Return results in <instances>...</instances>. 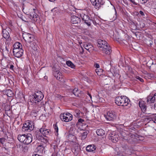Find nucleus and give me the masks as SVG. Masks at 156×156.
Segmentation results:
<instances>
[{
  "mask_svg": "<svg viewBox=\"0 0 156 156\" xmlns=\"http://www.w3.org/2000/svg\"><path fill=\"white\" fill-rule=\"evenodd\" d=\"M147 1L148 0H142V3H145L147 2Z\"/></svg>",
  "mask_w": 156,
  "mask_h": 156,
  "instance_id": "nucleus-54",
  "label": "nucleus"
},
{
  "mask_svg": "<svg viewBox=\"0 0 156 156\" xmlns=\"http://www.w3.org/2000/svg\"><path fill=\"white\" fill-rule=\"evenodd\" d=\"M106 119L109 121H112L115 119V115L113 112H109L107 113L106 115H105Z\"/></svg>",
  "mask_w": 156,
  "mask_h": 156,
  "instance_id": "nucleus-11",
  "label": "nucleus"
},
{
  "mask_svg": "<svg viewBox=\"0 0 156 156\" xmlns=\"http://www.w3.org/2000/svg\"><path fill=\"white\" fill-rule=\"evenodd\" d=\"M23 38L26 41L31 43L33 40V36L30 34L27 33L24 35Z\"/></svg>",
  "mask_w": 156,
  "mask_h": 156,
  "instance_id": "nucleus-15",
  "label": "nucleus"
},
{
  "mask_svg": "<svg viewBox=\"0 0 156 156\" xmlns=\"http://www.w3.org/2000/svg\"><path fill=\"white\" fill-rule=\"evenodd\" d=\"M2 33L3 38L5 39L6 41L8 43L11 40L9 33L6 30L2 29Z\"/></svg>",
  "mask_w": 156,
  "mask_h": 156,
  "instance_id": "nucleus-12",
  "label": "nucleus"
},
{
  "mask_svg": "<svg viewBox=\"0 0 156 156\" xmlns=\"http://www.w3.org/2000/svg\"><path fill=\"white\" fill-rule=\"evenodd\" d=\"M123 139L126 140L129 143H131L134 141L135 139V136L132 133H129L126 136H123Z\"/></svg>",
  "mask_w": 156,
  "mask_h": 156,
  "instance_id": "nucleus-9",
  "label": "nucleus"
},
{
  "mask_svg": "<svg viewBox=\"0 0 156 156\" xmlns=\"http://www.w3.org/2000/svg\"><path fill=\"white\" fill-rule=\"evenodd\" d=\"M1 110V109H0V111Z\"/></svg>",
  "mask_w": 156,
  "mask_h": 156,
  "instance_id": "nucleus-62",
  "label": "nucleus"
},
{
  "mask_svg": "<svg viewBox=\"0 0 156 156\" xmlns=\"http://www.w3.org/2000/svg\"><path fill=\"white\" fill-rule=\"evenodd\" d=\"M145 121L148 122L151 121H152L153 122L155 123L156 121V116L154 114H149L147 115H145L144 116Z\"/></svg>",
  "mask_w": 156,
  "mask_h": 156,
  "instance_id": "nucleus-10",
  "label": "nucleus"
},
{
  "mask_svg": "<svg viewBox=\"0 0 156 156\" xmlns=\"http://www.w3.org/2000/svg\"><path fill=\"white\" fill-rule=\"evenodd\" d=\"M34 128V125L32 121L30 120L26 121L22 128V131L23 132L30 131L33 130Z\"/></svg>",
  "mask_w": 156,
  "mask_h": 156,
  "instance_id": "nucleus-3",
  "label": "nucleus"
},
{
  "mask_svg": "<svg viewBox=\"0 0 156 156\" xmlns=\"http://www.w3.org/2000/svg\"><path fill=\"white\" fill-rule=\"evenodd\" d=\"M23 50H21L20 52H16L13 53L14 55L17 58H20L21 57L23 54Z\"/></svg>",
  "mask_w": 156,
  "mask_h": 156,
  "instance_id": "nucleus-28",
  "label": "nucleus"
},
{
  "mask_svg": "<svg viewBox=\"0 0 156 156\" xmlns=\"http://www.w3.org/2000/svg\"><path fill=\"white\" fill-rule=\"evenodd\" d=\"M83 47L87 50L90 52L93 49V46L90 44L84 43L83 44Z\"/></svg>",
  "mask_w": 156,
  "mask_h": 156,
  "instance_id": "nucleus-21",
  "label": "nucleus"
},
{
  "mask_svg": "<svg viewBox=\"0 0 156 156\" xmlns=\"http://www.w3.org/2000/svg\"><path fill=\"white\" fill-rule=\"evenodd\" d=\"M87 94L89 96V101H90V100H91L92 96L88 92H87ZM87 97L88 98V97L87 96Z\"/></svg>",
  "mask_w": 156,
  "mask_h": 156,
  "instance_id": "nucleus-45",
  "label": "nucleus"
},
{
  "mask_svg": "<svg viewBox=\"0 0 156 156\" xmlns=\"http://www.w3.org/2000/svg\"><path fill=\"white\" fill-rule=\"evenodd\" d=\"M89 132L87 130H84L83 129L81 132V137L82 139H84L87 137V134Z\"/></svg>",
  "mask_w": 156,
  "mask_h": 156,
  "instance_id": "nucleus-27",
  "label": "nucleus"
},
{
  "mask_svg": "<svg viewBox=\"0 0 156 156\" xmlns=\"http://www.w3.org/2000/svg\"><path fill=\"white\" fill-rule=\"evenodd\" d=\"M151 42L152 43V41H150V44H151Z\"/></svg>",
  "mask_w": 156,
  "mask_h": 156,
  "instance_id": "nucleus-59",
  "label": "nucleus"
},
{
  "mask_svg": "<svg viewBox=\"0 0 156 156\" xmlns=\"http://www.w3.org/2000/svg\"><path fill=\"white\" fill-rule=\"evenodd\" d=\"M51 2H54L55 1V0H49Z\"/></svg>",
  "mask_w": 156,
  "mask_h": 156,
  "instance_id": "nucleus-58",
  "label": "nucleus"
},
{
  "mask_svg": "<svg viewBox=\"0 0 156 156\" xmlns=\"http://www.w3.org/2000/svg\"><path fill=\"white\" fill-rule=\"evenodd\" d=\"M94 66L95 68H99V65L98 63L95 64L94 65Z\"/></svg>",
  "mask_w": 156,
  "mask_h": 156,
  "instance_id": "nucleus-49",
  "label": "nucleus"
},
{
  "mask_svg": "<svg viewBox=\"0 0 156 156\" xmlns=\"http://www.w3.org/2000/svg\"><path fill=\"white\" fill-rule=\"evenodd\" d=\"M22 147L23 148L22 150L24 152H26L27 151L28 148L27 146H25L24 147Z\"/></svg>",
  "mask_w": 156,
  "mask_h": 156,
  "instance_id": "nucleus-40",
  "label": "nucleus"
},
{
  "mask_svg": "<svg viewBox=\"0 0 156 156\" xmlns=\"http://www.w3.org/2000/svg\"><path fill=\"white\" fill-rule=\"evenodd\" d=\"M154 97V98L156 99V93L155 94H154V95L153 96Z\"/></svg>",
  "mask_w": 156,
  "mask_h": 156,
  "instance_id": "nucleus-57",
  "label": "nucleus"
},
{
  "mask_svg": "<svg viewBox=\"0 0 156 156\" xmlns=\"http://www.w3.org/2000/svg\"><path fill=\"white\" fill-rule=\"evenodd\" d=\"M26 135L25 134L19 135L17 136V139L20 142L24 143V142L25 141Z\"/></svg>",
  "mask_w": 156,
  "mask_h": 156,
  "instance_id": "nucleus-26",
  "label": "nucleus"
},
{
  "mask_svg": "<svg viewBox=\"0 0 156 156\" xmlns=\"http://www.w3.org/2000/svg\"><path fill=\"white\" fill-rule=\"evenodd\" d=\"M3 49L5 51H6L7 52H8L9 51L6 46H5V49Z\"/></svg>",
  "mask_w": 156,
  "mask_h": 156,
  "instance_id": "nucleus-53",
  "label": "nucleus"
},
{
  "mask_svg": "<svg viewBox=\"0 0 156 156\" xmlns=\"http://www.w3.org/2000/svg\"><path fill=\"white\" fill-rule=\"evenodd\" d=\"M36 138L39 140H41V142L45 144H46L48 142V141L46 139L44 138L42 136H40L38 134H36Z\"/></svg>",
  "mask_w": 156,
  "mask_h": 156,
  "instance_id": "nucleus-25",
  "label": "nucleus"
},
{
  "mask_svg": "<svg viewBox=\"0 0 156 156\" xmlns=\"http://www.w3.org/2000/svg\"><path fill=\"white\" fill-rule=\"evenodd\" d=\"M98 46L101 48H105L107 47L108 44L107 42L105 41H103L101 39H99L98 40Z\"/></svg>",
  "mask_w": 156,
  "mask_h": 156,
  "instance_id": "nucleus-13",
  "label": "nucleus"
},
{
  "mask_svg": "<svg viewBox=\"0 0 156 156\" xmlns=\"http://www.w3.org/2000/svg\"><path fill=\"white\" fill-rule=\"evenodd\" d=\"M80 114V112L78 110H76L74 112V114L76 117H79Z\"/></svg>",
  "mask_w": 156,
  "mask_h": 156,
  "instance_id": "nucleus-37",
  "label": "nucleus"
},
{
  "mask_svg": "<svg viewBox=\"0 0 156 156\" xmlns=\"http://www.w3.org/2000/svg\"><path fill=\"white\" fill-rule=\"evenodd\" d=\"M45 147L42 145H40L37 147V153L44 155L45 152Z\"/></svg>",
  "mask_w": 156,
  "mask_h": 156,
  "instance_id": "nucleus-19",
  "label": "nucleus"
},
{
  "mask_svg": "<svg viewBox=\"0 0 156 156\" xmlns=\"http://www.w3.org/2000/svg\"><path fill=\"white\" fill-rule=\"evenodd\" d=\"M60 118L62 121L67 122L72 120L73 116L70 113L67 112L61 114L60 115Z\"/></svg>",
  "mask_w": 156,
  "mask_h": 156,
  "instance_id": "nucleus-4",
  "label": "nucleus"
},
{
  "mask_svg": "<svg viewBox=\"0 0 156 156\" xmlns=\"http://www.w3.org/2000/svg\"><path fill=\"white\" fill-rule=\"evenodd\" d=\"M115 14L116 15V14L117 13V12H116V9H115Z\"/></svg>",
  "mask_w": 156,
  "mask_h": 156,
  "instance_id": "nucleus-60",
  "label": "nucleus"
},
{
  "mask_svg": "<svg viewBox=\"0 0 156 156\" xmlns=\"http://www.w3.org/2000/svg\"><path fill=\"white\" fill-rule=\"evenodd\" d=\"M35 10V9H33V11H34V10Z\"/></svg>",
  "mask_w": 156,
  "mask_h": 156,
  "instance_id": "nucleus-61",
  "label": "nucleus"
},
{
  "mask_svg": "<svg viewBox=\"0 0 156 156\" xmlns=\"http://www.w3.org/2000/svg\"><path fill=\"white\" fill-rule=\"evenodd\" d=\"M66 64L68 66L74 69L75 68L74 65L70 61H67Z\"/></svg>",
  "mask_w": 156,
  "mask_h": 156,
  "instance_id": "nucleus-34",
  "label": "nucleus"
},
{
  "mask_svg": "<svg viewBox=\"0 0 156 156\" xmlns=\"http://www.w3.org/2000/svg\"><path fill=\"white\" fill-rule=\"evenodd\" d=\"M81 22L80 18L75 16H72L71 17V22L73 24H78Z\"/></svg>",
  "mask_w": 156,
  "mask_h": 156,
  "instance_id": "nucleus-18",
  "label": "nucleus"
},
{
  "mask_svg": "<svg viewBox=\"0 0 156 156\" xmlns=\"http://www.w3.org/2000/svg\"><path fill=\"white\" fill-rule=\"evenodd\" d=\"M139 105L142 112L144 113L147 114L146 112L147 106L145 102L142 100H140L139 102Z\"/></svg>",
  "mask_w": 156,
  "mask_h": 156,
  "instance_id": "nucleus-14",
  "label": "nucleus"
},
{
  "mask_svg": "<svg viewBox=\"0 0 156 156\" xmlns=\"http://www.w3.org/2000/svg\"><path fill=\"white\" fill-rule=\"evenodd\" d=\"M147 102L149 103H151V96H149L147 98Z\"/></svg>",
  "mask_w": 156,
  "mask_h": 156,
  "instance_id": "nucleus-41",
  "label": "nucleus"
},
{
  "mask_svg": "<svg viewBox=\"0 0 156 156\" xmlns=\"http://www.w3.org/2000/svg\"><path fill=\"white\" fill-rule=\"evenodd\" d=\"M76 125L79 127H80V126H83V125L85 126L86 125L84 120L81 118L79 119Z\"/></svg>",
  "mask_w": 156,
  "mask_h": 156,
  "instance_id": "nucleus-24",
  "label": "nucleus"
},
{
  "mask_svg": "<svg viewBox=\"0 0 156 156\" xmlns=\"http://www.w3.org/2000/svg\"><path fill=\"white\" fill-rule=\"evenodd\" d=\"M96 133L98 135L102 136L104 134L105 132L102 129H100L97 130Z\"/></svg>",
  "mask_w": 156,
  "mask_h": 156,
  "instance_id": "nucleus-31",
  "label": "nucleus"
},
{
  "mask_svg": "<svg viewBox=\"0 0 156 156\" xmlns=\"http://www.w3.org/2000/svg\"><path fill=\"white\" fill-rule=\"evenodd\" d=\"M95 72L98 76H100L102 75L103 73V70L101 69H97L95 70Z\"/></svg>",
  "mask_w": 156,
  "mask_h": 156,
  "instance_id": "nucleus-36",
  "label": "nucleus"
},
{
  "mask_svg": "<svg viewBox=\"0 0 156 156\" xmlns=\"http://www.w3.org/2000/svg\"><path fill=\"white\" fill-rule=\"evenodd\" d=\"M96 148V147L94 144L90 145L86 147V151L88 152H94Z\"/></svg>",
  "mask_w": 156,
  "mask_h": 156,
  "instance_id": "nucleus-20",
  "label": "nucleus"
},
{
  "mask_svg": "<svg viewBox=\"0 0 156 156\" xmlns=\"http://www.w3.org/2000/svg\"><path fill=\"white\" fill-rule=\"evenodd\" d=\"M21 50H23L22 48H19L13 49V53L16 52H20Z\"/></svg>",
  "mask_w": 156,
  "mask_h": 156,
  "instance_id": "nucleus-38",
  "label": "nucleus"
},
{
  "mask_svg": "<svg viewBox=\"0 0 156 156\" xmlns=\"http://www.w3.org/2000/svg\"><path fill=\"white\" fill-rule=\"evenodd\" d=\"M40 132L45 137H47V136L49 135L51 133V131L45 128H41L40 130Z\"/></svg>",
  "mask_w": 156,
  "mask_h": 156,
  "instance_id": "nucleus-16",
  "label": "nucleus"
},
{
  "mask_svg": "<svg viewBox=\"0 0 156 156\" xmlns=\"http://www.w3.org/2000/svg\"><path fill=\"white\" fill-rule=\"evenodd\" d=\"M5 93L8 97H12L13 94V93L12 91L10 89L6 90L5 91Z\"/></svg>",
  "mask_w": 156,
  "mask_h": 156,
  "instance_id": "nucleus-30",
  "label": "nucleus"
},
{
  "mask_svg": "<svg viewBox=\"0 0 156 156\" xmlns=\"http://www.w3.org/2000/svg\"><path fill=\"white\" fill-rule=\"evenodd\" d=\"M129 0V1L133 3V4L135 5H138V4L135 1V0Z\"/></svg>",
  "mask_w": 156,
  "mask_h": 156,
  "instance_id": "nucleus-44",
  "label": "nucleus"
},
{
  "mask_svg": "<svg viewBox=\"0 0 156 156\" xmlns=\"http://www.w3.org/2000/svg\"><path fill=\"white\" fill-rule=\"evenodd\" d=\"M30 43V46L34 51L37 49V46L36 43L32 41Z\"/></svg>",
  "mask_w": 156,
  "mask_h": 156,
  "instance_id": "nucleus-32",
  "label": "nucleus"
},
{
  "mask_svg": "<svg viewBox=\"0 0 156 156\" xmlns=\"http://www.w3.org/2000/svg\"><path fill=\"white\" fill-rule=\"evenodd\" d=\"M5 139L4 138H0V142L2 144H4L5 142Z\"/></svg>",
  "mask_w": 156,
  "mask_h": 156,
  "instance_id": "nucleus-39",
  "label": "nucleus"
},
{
  "mask_svg": "<svg viewBox=\"0 0 156 156\" xmlns=\"http://www.w3.org/2000/svg\"><path fill=\"white\" fill-rule=\"evenodd\" d=\"M14 66L13 65H11L10 66V68L12 70L13 69Z\"/></svg>",
  "mask_w": 156,
  "mask_h": 156,
  "instance_id": "nucleus-55",
  "label": "nucleus"
},
{
  "mask_svg": "<svg viewBox=\"0 0 156 156\" xmlns=\"http://www.w3.org/2000/svg\"><path fill=\"white\" fill-rule=\"evenodd\" d=\"M136 78L141 82H143L144 81L143 79L139 76H136Z\"/></svg>",
  "mask_w": 156,
  "mask_h": 156,
  "instance_id": "nucleus-43",
  "label": "nucleus"
},
{
  "mask_svg": "<svg viewBox=\"0 0 156 156\" xmlns=\"http://www.w3.org/2000/svg\"><path fill=\"white\" fill-rule=\"evenodd\" d=\"M109 139L112 142L115 143L118 140V138L117 137V136L114 135V136H111L109 137Z\"/></svg>",
  "mask_w": 156,
  "mask_h": 156,
  "instance_id": "nucleus-29",
  "label": "nucleus"
},
{
  "mask_svg": "<svg viewBox=\"0 0 156 156\" xmlns=\"http://www.w3.org/2000/svg\"><path fill=\"white\" fill-rule=\"evenodd\" d=\"M72 152L76 156H77L80 153V147L78 143H74L72 148Z\"/></svg>",
  "mask_w": 156,
  "mask_h": 156,
  "instance_id": "nucleus-6",
  "label": "nucleus"
},
{
  "mask_svg": "<svg viewBox=\"0 0 156 156\" xmlns=\"http://www.w3.org/2000/svg\"><path fill=\"white\" fill-rule=\"evenodd\" d=\"M5 109H7V111H9L10 110V108L9 106L7 105V106H5Z\"/></svg>",
  "mask_w": 156,
  "mask_h": 156,
  "instance_id": "nucleus-48",
  "label": "nucleus"
},
{
  "mask_svg": "<svg viewBox=\"0 0 156 156\" xmlns=\"http://www.w3.org/2000/svg\"><path fill=\"white\" fill-rule=\"evenodd\" d=\"M30 99V101L32 103L37 104L43 98L44 95L41 91L36 92L34 95L32 96Z\"/></svg>",
  "mask_w": 156,
  "mask_h": 156,
  "instance_id": "nucleus-2",
  "label": "nucleus"
},
{
  "mask_svg": "<svg viewBox=\"0 0 156 156\" xmlns=\"http://www.w3.org/2000/svg\"><path fill=\"white\" fill-rule=\"evenodd\" d=\"M93 5H94L96 9H99L100 7L103 5L104 2L102 0H90Z\"/></svg>",
  "mask_w": 156,
  "mask_h": 156,
  "instance_id": "nucleus-8",
  "label": "nucleus"
},
{
  "mask_svg": "<svg viewBox=\"0 0 156 156\" xmlns=\"http://www.w3.org/2000/svg\"><path fill=\"white\" fill-rule=\"evenodd\" d=\"M32 140V136L30 134H28L26 135L25 141L24 142V144H28L31 142Z\"/></svg>",
  "mask_w": 156,
  "mask_h": 156,
  "instance_id": "nucleus-17",
  "label": "nucleus"
},
{
  "mask_svg": "<svg viewBox=\"0 0 156 156\" xmlns=\"http://www.w3.org/2000/svg\"><path fill=\"white\" fill-rule=\"evenodd\" d=\"M30 18H33L34 21H36L37 20V18L38 15L35 13L34 11L30 12L29 13Z\"/></svg>",
  "mask_w": 156,
  "mask_h": 156,
  "instance_id": "nucleus-22",
  "label": "nucleus"
},
{
  "mask_svg": "<svg viewBox=\"0 0 156 156\" xmlns=\"http://www.w3.org/2000/svg\"><path fill=\"white\" fill-rule=\"evenodd\" d=\"M115 103L118 106H130V100L125 96H119L115 98Z\"/></svg>",
  "mask_w": 156,
  "mask_h": 156,
  "instance_id": "nucleus-1",
  "label": "nucleus"
},
{
  "mask_svg": "<svg viewBox=\"0 0 156 156\" xmlns=\"http://www.w3.org/2000/svg\"><path fill=\"white\" fill-rule=\"evenodd\" d=\"M139 12L142 16H144V13L142 11H140Z\"/></svg>",
  "mask_w": 156,
  "mask_h": 156,
  "instance_id": "nucleus-52",
  "label": "nucleus"
},
{
  "mask_svg": "<svg viewBox=\"0 0 156 156\" xmlns=\"http://www.w3.org/2000/svg\"><path fill=\"white\" fill-rule=\"evenodd\" d=\"M73 94L77 97L79 96V90L77 88H75L73 91Z\"/></svg>",
  "mask_w": 156,
  "mask_h": 156,
  "instance_id": "nucleus-35",
  "label": "nucleus"
},
{
  "mask_svg": "<svg viewBox=\"0 0 156 156\" xmlns=\"http://www.w3.org/2000/svg\"><path fill=\"white\" fill-rule=\"evenodd\" d=\"M92 21H91V23L92 22L95 25H97V23H96L95 21L93 20L92 19Z\"/></svg>",
  "mask_w": 156,
  "mask_h": 156,
  "instance_id": "nucleus-51",
  "label": "nucleus"
},
{
  "mask_svg": "<svg viewBox=\"0 0 156 156\" xmlns=\"http://www.w3.org/2000/svg\"><path fill=\"white\" fill-rule=\"evenodd\" d=\"M102 50L103 53L108 55H109L112 51L111 47L108 45L107 48H102Z\"/></svg>",
  "mask_w": 156,
  "mask_h": 156,
  "instance_id": "nucleus-23",
  "label": "nucleus"
},
{
  "mask_svg": "<svg viewBox=\"0 0 156 156\" xmlns=\"http://www.w3.org/2000/svg\"><path fill=\"white\" fill-rule=\"evenodd\" d=\"M44 155L42 154H35L34 156H43Z\"/></svg>",
  "mask_w": 156,
  "mask_h": 156,
  "instance_id": "nucleus-50",
  "label": "nucleus"
},
{
  "mask_svg": "<svg viewBox=\"0 0 156 156\" xmlns=\"http://www.w3.org/2000/svg\"><path fill=\"white\" fill-rule=\"evenodd\" d=\"M54 129L55 130V132H56V133H57V135H58V127L55 124L54 125Z\"/></svg>",
  "mask_w": 156,
  "mask_h": 156,
  "instance_id": "nucleus-42",
  "label": "nucleus"
},
{
  "mask_svg": "<svg viewBox=\"0 0 156 156\" xmlns=\"http://www.w3.org/2000/svg\"><path fill=\"white\" fill-rule=\"evenodd\" d=\"M154 108L155 110H156V103H155L154 105Z\"/></svg>",
  "mask_w": 156,
  "mask_h": 156,
  "instance_id": "nucleus-56",
  "label": "nucleus"
},
{
  "mask_svg": "<svg viewBox=\"0 0 156 156\" xmlns=\"http://www.w3.org/2000/svg\"><path fill=\"white\" fill-rule=\"evenodd\" d=\"M56 97H57V98H58L60 99H61V98H62V96H61V95H59V94H56Z\"/></svg>",
  "mask_w": 156,
  "mask_h": 156,
  "instance_id": "nucleus-46",
  "label": "nucleus"
},
{
  "mask_svg": "<svg viewBox=\"0 0 156 156\" xmlns=\"http://www.w3.org/2000/svg\"><path fill=\"white\" fill-rule=\"evenodd\" d=\"M13 47V49H16L22 48V46L21 43L19 42H16L14 44Z\"/></svg>",
  "mask_w": 156,
  "mask_h": 156,
  "instance_id": "nucleus-33",
  "label": "nucleus"
},
{
  "mask_svg": "<svg viewBox=\"0 0 156 156\" xmlns=\"http://www.w3.org/2000/svg\"><path fill=\"white\" fill-rule=\"evenodd\" d=\"M52 69L53 71V75L56 78L57 80L60 81H62L63 79L61 75L62 73L59 72L58 69H57L55 67H53Z\"/></svg>",
  "mask_w": 156,
  "mask_h": 156,
  "instance_id": "nucleus-5",
  "label": "nucleus"
},
{
  "mask_svg": "<svg viewBox=\"0 0 156 156\" xmlns=\"http://www.w3.org/2000/svg\"><path fill=\"white\" fill-rule=\"evenodd\" d=\"M151 103H153L155 101L156 99L154 98V96L152 97L151 96Z\"/></svg>",
  "mask_w": 156,
  "mask_h": 156,
  "instance_id": "nucleus-47",
  "label": "nucleus"
},
{
  "mask_svg": "<svg viewBox=\"0 0 156 156\" xmlns=\"http://www.w3.org/2000/svg\"><path fill=\"white\" fill-rule=\"evenodd\" d=\"M80 17L83 20L88 26H90L91 25L92 19L89 16L85 14H82L80 15Z\"/></svg>",
  "mask_w": 156,
  "mask_h": 156,
  "instance_id": "nucleus-7",
  "label": "nucleus"
}]
</instances>
